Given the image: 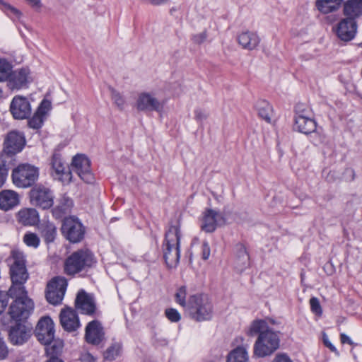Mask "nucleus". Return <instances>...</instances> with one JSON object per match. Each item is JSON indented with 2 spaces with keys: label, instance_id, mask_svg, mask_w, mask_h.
<instances>
[{
  "label": "nucleus",
  "instance_id": "f257e3e1",
  "mask_svg": "<svg viewBox=\"0 0 362 362\" xmlns=\"http://www.w3.org/2000/svg\"><path fill=\"white\" fill-rule=\"evenodd\" d=\"M258 334L254 345V354L258 357H265L272 354L279 347L280 339L278 332L270 329L263 320L253 321L248 334L253 336Z\"/></svg>",
  "mask_w": 362,
  "mask_h": 362
},
{
  "label": "nucleus",
  "instance_id": "f03ea898",
  "mask_svg": "<svg viewBox=\"0 0 362 362\" xmlns=\"http://www.w3.org/2000/svg\"><path fill=\"white\" fill-rule=\"evenodd\" d=\"M10 266V276L12 285L8 289L10 295L25 294L27 291L24 286L29 278V274L25 267L24 255L18 250H13Z\"/></svg>",
  "mask_w": 362,
  "mask_h": 362
},
{
  "label": "nucleus",
  "instance_id": "7ed1b4c3",
  "mask_svg": "<svg viewBox=\"0 0 362 362\" xmlns=\"http://www.w3.org/2000/svg\"><path fill=\"white\" fill-rule=\"evenodd\" d=\"M180 238V225L177 221L176 224H171L165 232L163 245V258L169 268L175 267L179 262Z\"/></svg>",
  "mask_w": 362,
  "mask_h": 362
},
{
  "label": "nucleus",
  "instance_id": "20e7f679",
  "mask_svg": "<svg viewBox=\"0 0 362 362\" xmlns=\"http://www.w3.org/2000/svg\"><path fill=\"white\" fill-rule=\"evenodd\" d=\"M186 312L197 322L208 321L213 317L214 308L207 295L196 294L189 298Z\"/></svg>",
  "mask_w": 362,
  "mask_h": 362
},
{
  "label": "nucleus",
  "instance_id": "39448f33",
  "mask_svg": "<svg viewBox=\"0 0 362 362\" xmlns=\"http://www.w3.org/2000/svg\"><path fill=\"white\" fill-rule=\"evenodd\" d=\"M95 262L94 256L88 250H80L74 252L65 261L64 271L69 275H74Z\"/></svg>",
  "mask_w": 362,
  "mask_h": 362
},
{
  "label": "nucleus",
  "instance_id": "423d86ee",
  "mask_svg": "<svg viewBox=\"0 0 362 362\" xmlns=\"http://www.w3.org/2000/svg\"><path fill=\"white\" fill-rule=\"evenodd\" d=\"M39 177V170L30 164H21L12 170L11 178L15 186L28 188L34 185Z\"/></svg>",
  "mask_w": 362,
  "mask_h": 362
},
{
  "label": "nucleus",
  "instance_id": "0eeeda50",
  "mask_svg": "<svg viewBox=\"0 0 362 362\" xmlns=\"http://www.w3.org/2000/svg\"><path fill=\"white\" fill-rule=\"evenodd\" d=\"M9 297L16 298L8 312L11 318L16 322L27 319L34 308V303L28 298V292L25 294L9 295Z\"/></svg>",
  "mask_w": 362,
  "mask_h": 362
},
{
  "label": "nucleus",
  "instance_id": "6e6552de",
  "mask_svg": "<svg viewBox=\"0 0 362 362\" xmlns=\"http://www.w3.org/2000/svg\"><path fill=\"white\" fill-rule=\"evenodd\" d=\"M317 124L311 118L310 110L303 104H298L295 107L294 130L302 134H308L314 132Z\"/></svg>",
  "mask_w": 362,
  "mask_h": 362
},
{
  "label": "nucleus",
  "instance_id": "1a4fd4ad",
  "mask_svg": "<svg viewBox=\"0 0 362 362\" xmlns=\"http://www.w3.org/2000/svg\"><path fill=\"white\" fill-rule=\"evenodd\" d=\"M67 285V281L64 277L53 278L47 286V300L52 305L60 304L64 298Z\"/></svg>",
  "mask_w": 362,
  "mask_h": 362
},
{
  "label": "nucleus",
  "instance_id": "9d476101",
  "mask_svg": "<svg viewBox=\"0 0 362 362\" xmlns=\"http://www.w3.org/2000/svg\"><path fill=\"white\" fill-rule=\"evenodd\" d=\"M31 203L42 209H48L54 204V195L52 190L42 185H36L30 192Z\"/></svg>",
  "mask_w": 362,
  "mask_h": 362
},
{
  "label": "nucleus",
  "instance_id": "9b49d317",
  "mask_svg": "<svg viewBox=\"0 0 362 362\" xmlns=\"http://www.w3.org/2000/svg\"><path fill=\"white\" fill-rule=\"evenodd\" d=\"M62 233L71 243H78L84 237L85 229L78 218L70 216L65 218L62 226Z\"/></svg>",
  "mask_w": 362,
  "mask_h": 362
},
{
  "label": "nucleus",
  "instance_id": "f8f14e48",
  "mask_svg": "<svg viewBox=\"0 0 362 362\" xmlns=\"http://www.w3.org/2000/svg\"><path fill=\"white\" fill-rule=\"evenodd\" d=\"M51 175L54 180H57L63 185H67L71 182L72 173L69 168L66 167L59 153H54L51 162Z\"/></svg>",
  "mask_w": 362,
  "mask_h": 362
},
{
  "label": "nucleus",
  "instance_id": "ddd939ff",
  "mask_svg": "<svg viewBox=\"0 0 362 362\" xmlns=\"http://www.w3.org/2000/svg\"><path fill=\"white\" fill-rule=\"evenodd\" d=\"M71 172H75L86 183L93 182L94 177L90 170V161L84 155L78 154L72 158Z\"/></svg>",
  "mask_w": 362,
  "mask_h": 362
},
{
  "label": "nucleus",
  "instance_id": "4468645a",
  "mask_svg": "<svg viewBox=\"0 0 362 362\" xmlns=\"http://www.w3.org/2000/svg\"><path fill=\"white\" fill-rule=\"evenodd\" d=\"M35 334L37 340L42 344L51 342L54 338L52 320L48 316L42 317L37 324Z\"/></svg>",
  "mask_w": 362,
  "mask_h": 362
},
{
  "label": "nucleus",
  "instance_id": "2eb2a0df",
  "mask_svg": "<svg viewBox=\"0 0 362 362\" xmlns=\"http://www.w3.org/2000/svg\"><path fill=\"white\" fill-rule=\"evenodd\" d=\"M225 223V218L221 213L209 209L203 213L200 227L206 233H212L218 226L223 225Z\"/></svg>",
  "mask_w": 362,
  "mask_h": 362
},
{
  "label": "nucleus",
  "instance_id": "dca6fc26",
  "mask_svg": "<svg viewBox=\"0 0 362 362\" xmlns=\"http://www.w3.org/2000/svg\"><path fill=\"white\" fill-rule=\"evenodd\" d=\"M25 144L24 135L18 131H11L4 139V151L7 154L14 155L21 152Z\"/></svg>",
  "mask_w": 362,
  "mask_h": 362
},
{
  "label": "nucleus",
  "instance_id": "f3484780",
  "mask_svg": "<svg viewBox=\"0 0 362 362\" xmlns=\"http://www.w3.org/2000/svg\"><path fill=\"white\" fill-rule=\"evenodd\" d=\"M136 107L142 112H160L163 108L161 103L151 93H140L136 98Z\"/></svg>",
  "mask_w": 362,
  "mask_h": 362
},
{
  "label": "nucleus",
  "instance_id": "a211bd4d",
  "mask_svg": "<svg viewBox=\"0 0 362 362\" xmlns=\"http://www.w3.org/2000/svg\"><path fill=\"white\" fill-rule=\"evenodd\" d=\"M356 33V21L351 18H345L340 21L336 28L337 36L344 42H349L353 40Z\"/></svg>",
  "mask_w": 362,
  "mask_h": 362
},
{
  "label": "nucleus",
  "instance_id": "6ab92c4d",
  "mask_svg": "<svg viewBox=\"0 0 362 362\" xmlns=\"http://www.w3.org/2000/svg\"><path fill=\"white\" fill-rule=\"evenodd\" d=\"M10 109L13 117L18 119H25L31 113V107L28 99L19 95L13 98Z\"/></svg>",
  "mask_w": 362,
  "mask_h": 362
},
{
  "label": "nucleus",
  "instance_id": "aec40b11",
  "mask_svg": "<svg viewBox=\"0 0 362 362\" xmlns=\"http://www.w3.org/2000/svg\"><path fill=\"white\" fill-rule=\"evenodd\" d=\"M233 343L237 344V347L229 352L227 362H247L249 359L247 349L250 344L244 343V339L242 337H236Z\"/></svg>",
  "mask_w": 362,
  "mask_h": 362
},
{
  "label": "nucleus",
  "instance_id": "412c9836",
  "mask_svg": "<svg viewBox=\"0 0 362 362\" xmlns=\"http://www.w3.org/2000/svg\"><path fill=\"white\" fill-rule=\"evenodd\" d=\"M86 340L88 343L98 345L104 338L103 328L100 322L93 320L86 327Z\"/></svg>",
  "mask_w": 362,
  "mask_h": 362
},
{
  "label": "nucleus",
  "instance_id": "4be33fe9",
  "mask_svg": "<svg viewBox=\"0 0 362 362\" xmlns=\"http://www.w3.org/2000/svg\"><path fill=\"white\" fill-rule=\"evenodd\" d=\"M30 337V329L25 325L18 323L11 327L8 332V339L13 345H21L26 342Z\"/></svg>",
  "mask_w": 362,
  "mask_h": 362
},
{
  "label": "nucleus",
  "instance_id": "5701e85b",
  "mask_svg": "<svg viewBox=\"0 0 362 362\" xmlns=\"http://www.w3.org/2000/svg\"><path fill=\"white\" fill-rule=\"evenodd\" d=\"M60 322L62 327L67 332H73L80 326L79 320L76 311L67 308L60 313Z\"/></svg>",
  "mask_w": 362,
  "mask_h": 362
},
{
  "label": "nucleus",
  "instance_id": "b1692460",
  "mask_svg": "<svg viewBox=\"0 0 362 362\" xmlns=\"http://www.w3.org/2000/svg\"><path fill=\"white\" fill-rule=\"evenodd\" d=\"M30 71L27 68H23L11 71L8 77V86L12 90H19L27 86Z\"/></svg>",
  "mask_w": 362,
  "mask_h": 362
},
{
  "label": "nucleus",
  "instance_id": "393cba45",
  "mask_svg": "<svg viewBox=\"0 0 362 362\" xmlns=\"http://www.w3.org/2000/svg\"><path fill=\"white\" fill-rule=\"evenodd\" d=\"M234 268L238 272H243L250 265V257L244 245L238 243L235 247Z\"/></svg>",
  "mask_w": 362,
  "mask_h": 362
},
{
  "label": "nucleus",
  "instance_id": "a878e982",
  "mask_svg": "<svg viewBox=\"0 0 362 362\" xmlns=\"http://www.w3.org/2000/svg\"><path fill=\"white\" fill-rule=\"evenodd\" d=\"M50 108L51 103L49 100H43L33 117L28 120V126L35 129H40L43 124L44 117Z\"/></svg>",
  "mask_w": 362,
  "mask_h": 362
},
{
  "label": "nucleus",
  "instance_id": "bb28decb",
  "mask_svg": "<svg viewBox=\"0 0 362 362\" xmlns=\"http://www.w3.org/2000/svg\"><path fill=\"white\" fill-rule=\"evenodd\" d=\"M238 42L243 49L253 50L259 45L260 38L255 32L245 31L238 36Z\"/></svg>",
  "mask_w": 362,
  "mask_h": 362
},
{
  "label": "nucleus",
  "instance_id": "cd10ccee",
  "mask_svg": "<svg viewBox=\"0 0 362 362\" xmlns=\"http://www.w3.org/2000/svg\"><path fill=\"white\" fill-rule=\"evenodd\" d=\"M76 306L82 313L91 315L95 312V304L92 298L84 291L78 293L76 298Z\"/></svg>",
  "mask_w": 362,
  "mask_h": 362
},
{
  "label": "nucleus",
  "instance_id": "c85d7f7f",
  "mask_svg": "<svg viewBox=\"0 0 362 362\" xmlns=\"http://www.w3.org/2000/svg\"><path fill=\"white\" fill-rule=\"evenodd\" d=\"M19 203V197L13 190H3L0 192V209L7 211Z\"/></svg>",
  "mask_w": 362,
  "mask_h": 362
},
{
  "label": "nucleus",
  "instance_id": "c756f323",
  "mask_svg": "<svg viewBox=\"0 0 362 362\" xmlns=\"http://www.w3.org/2000/svg\"><path fill=\"white\" fill-rule=\"evenodd\" d=\"M344 15L355 20L362 15V0H347L344 3Z\"/></svg>",
  "mask_w": 362,
  "mask_h": 362
},
{
  "label": "nucleus",
  "instance_id": "7c9ffc66",
  "mask_svg": "<svg viewBox=\"0 0 362 362\" xmlns=\"http://www.w3.org/2000/svg\"><path fill=\"white\" fill-rule=\"evenodd\" d=\"M343 4V0H316L315 6L317 10L323 13L328 14L339 9Z\"/></svg>",
  "mask_w": 362,
  "mask_h": 362
},
{
  "label": "nucleus",
  "instance_id": "2f4dec72",
  "mask_svg": "<svg viewBox=\"0 0 362 362\" xmlns=\"http://www.w3.org/2000/svg\"><path fill=\"white\" fill-rule=\"evenodd\" d=\"M73 206L72 199L64 194L59 199L58 205L53 209V215L56 218H61L63 215L69 213Z\"/></svg>",
  "mask_w": 362,
  "mask_h": 362
},
{
  "label": "nucleus",
  "instance_id": "473e14b6",
  "mask_svg": "<svg viewBox=\"0 0 362 362\" xmlns=\"http://www.w3.org/2000/svg\"><path fill=\"white\" fill-rule=\"evenodd\" d=\"M18 218L24 225L33 226L39 221V214L35 209H25L18 212Z\"/></svg>",
  "mask_w": 362,
  "mask_h": 362
},
{
  "label": "nucleus",
  "instance_id": "72a5a7b5",
  "mask_svg": "<svg viewBox=\"0 0 362 362\" xmlns=\"http://www.w3.org/2000/svg\"><path fill=\"white\" fill-rule=\"evenodd\" d=\"M258 115L267 122L270 123L273 110L272 105L264 100H258L255 105Z\"/></svg>",
  "mask_w": 362,
  "mask_h": 362
},
{
  "label": "nucleus",
  "instance_id": "f704fd0d",
  "mask_svg": "<svg viewBox=\"0 0 362 362\" xmlns=\"http://www.w3.org/2000/svg\"><path fill=\"white\" fill-rule=\"evenodd\" d=\"M42 236L46 243H52L57 235V228L53 223L49 221H44L40 226Z\"/></svg>",
  "mask_w": 362,
  "mask_h": 362
},
{
  "label": "nucleus",
  "instance_id": "c9c22d12",
  "mask_svg": "<svg viewBox=\"0 0 362 362\" xmlns=\"http://www.w3.org/2000/svg\"><path fill=\"white\" fill-rule=\"evenodd\" d=\"M46 353L50 357H59V355L62 353L64 346L63 341L57 339H52V341L47 344Z\"/></svg>",
  "mask_w": 362,
  "mask_h": 362
},
{
  "label": "nucleus",
  "instance_id": "e433bc0d",
  "mask_svg": "<svg viewBox=\"0 0 362 362\" xmlns=\"http://www.w3.org/2000/svg\"><path fill=\"white\" fill-rule=\"evenodd\" d=\"M0 9L11 18L19 19L22 15L21 11L4 0H0Z\"/></svg>",
  "mask_w": 362,
  "mask_h": 362
},
{
  "label": "nucleus",
  "instance_id": "4c0bfd02",
  "mask_svg": "<svg viewBox=\"0 0 362 362\" xmlns=\"http://www.w3.org/2000/svg\"><path fill=\"white\" fill-rule=\"evenodd\" d=\"M12 65L5 59H0V82L8 79Z\"/></svg>",
  "mask_w": 362,
  "mask_h": 362
},
{
  "label": "nucleus",
  "instance_id": "58836bf2",
  "mask_svg": "<svg viewBox=\"0 0 362 362\" xmlns=\"http://www.w3.org/2000/svg\"><path fill=\"white\" fill-rule=\"evenodd\" d=\"M186 296H187V288L185 286H180L175 295V301L177 304H179L180 306L185 308V310H187L188 301H186Z\"/></svg>",
  "mask_w": 362,
  "mask_h": 362
},
{
  "label": "nucleus",
  "instance_id": "ea45409f",
  "mask_svg": "<svg viewBox=\"0 0 362 362\" xmlns=\"http://www.w3.org/2000/svg\"><path fill=\"white\" fill-rule=\"evenodd\" d=\"M23 241L28 247L37 248L40 245V238L34 233H27L24 235Z\"/></svg>",
  "mask_w": 362,
  "mask_h": 362
},
{
  "label": "nucleus",
  "instance_id": "a19ab883",
  "mask_svg": "<svg viewBox=\"0 0 362 362\" xmlns=\"http://www.w3.org/2000/svg\"><path fill=\"white\" fill-rule=\"evenodd\" d=\"M111 92V98L113 100L114 103L117 105V107L122 110L124 107L125 105V99L123 95H121L119 92L116 90L114 88H110Z\"/></svg>",
  "mask_w": 362,
  "mask_h": 362
},
{
  "label": "nucleus",
  "instance_id": "79ce46f5",
  "mask_svg": "<svg viewBox=\"0 0 362 362\" xmlns=\"http://www.w3.org/2000/svg\"><path fill=\"white\" fill-rule=\"evenodd\" d=\"M120 346L119 344H113L110 346L104 354V358L108 361L114 360L119 354Z\"/></svg>",
  "mask_w": 362,
  "mask_h": 362
},
{
  "label": "nucleus",
  "instance_id": "37998d69",
  "mask_svg": "<svg viewBox=\"0 0 362 362\" xmlns=\"http://www.w3.org/2000/svg\"><path fill=\"white\" fill-rule=\"evenodd\" d=\"M165 317L171 322H177L181 319V315L180 313L175 308H167L165 310Z\"/></svg>",
  "mask_w": 362,
  "mask_h": 362
},
{
  "label": "nucleus",
  "instance_id": "c03bdc74",
  "mask_svg": "<svg viewBox=\"0 0 362 362\" xmlns=\"http://www.w3.org/2000/svg\"><path fill=\"white\" fill-rule=\"evenodd\" d=\"M310 305L311 311L316 315L320 316L322 314V309L317 298L312 297L310 299Z\"/></svg>",
  "mask_w": 362,
  "mask_h": 362
},
{
  "label": "nucleus",
  "instance_id": "a18cd8bd",
  "mask_svg": "<svg viewBox=\"0 0 362 362\" xmlns=\"http://www.w3.org/2000/svg\"><path fill=\"white\" fill-rule=\"evenodd\" d=\"M9 295L8 291L7 292L0 291V315L4 313L8 305Z\"/></svg>",
  "mask_w": 362,
  "mask_h": 362
},
{
  "label": "nucleus",
  "instance_id": "49530a36",
  "mask_svg": "<svg viewBox=\"0 0 362 362\" xmlns=\"http://www.w3.org/2000/svg\"><path fill=\"white\" fill-rule=\"evenodd\" d=\"M209 117V113L205 110L198 108L194 110V119L197 122L202 123Z\"/></svg>",
  "mask_w": 362,
  "mask_h": 362
},
{
  "label": "nucleus",
  "instance_id": "de8ad7c7",
  "mask_svg": "<svg viewBox=\"0 0 362 362\" xmlns=\"http://www.w3.org/2000/svg\"><path fill=\"white\" fill-rule=\"evenodd\" d=\"M8 168L4 164H0V187H1L6 180L8 176Z\"/></svg>",
  "mask_w": 362,
  "mask_h": 362
},
{
  "label": "nucleus",
  "instance_id": "09e8293b",
  "mask_svg": "<svg viewBox=\"0 0 362 362\" xmlns=\"http://www.w3.org/2000/svg\"><path fill=\"white\" fill-rule=\"evenodd\" d=\"M8 355V349L4 339L0 337V360L5 359Z\"/></svg>",
  "mask_w": 362,
  "mask_h": 362
},
{
  "label": "nucleus",
  "instance_id": "8fccbe9b",
  "mask_svg": "<svg viewBox=\"0 0 362 362\" xmlns=\"http://www.w3.org/2000/svg\"><path fill=\"white\" fill-rule=\"evenodd\" d=\"M207 38V32L206 30H204L203 32L194 35L192 36V40L196 44H202L203 43Z\"/></svg>",
  "mask_w": 362,
  "mask_h": 362
},
{
  "label": "nucleus",
  "instance_id": "3c124183",
  "mask_svg": "<svg viewBox=\"0 0 362 362\" xmlns=\"http://www.w3.org/2000/svg\"><path fill=\"white\" fill-rule=\"evenodd\" d=\"M210 247L206 241L202 243V259L206 260L210 256Z\"/></svg>",
  "mask_w": 362,
  "mask_h": 362
},
{
  "label": "nucleus",
  "instance_id": "603ef678",
  "mask_svg": "<svg viewBox=\"0 0 362 362\" xmlns=\"http://www.w3.org/2000/svg\"><path fill=\"white\" fill-rule=\"evenodd\" d=\"M272 362H293L291 358L284 354H277Z\"/></svg>",
  "mask_w": 362,
  "mask_h": 362
},
{
  "label": "nucleus",
  "instance_id": "864d4df0",
  "mask_svg": "<svg viewBox=\"0 0 362 362\" xmlns=\"http://www.w3.org/2000/svg\"><path fill=\"white\" fill-rule=\"evenodd\" d=\"M81 362H94V358L89 353H85L81 356Z\"/></svg>",
  "mask_w": 362,
  "mask_h": 362
},
{
  "label": "nucleus",
  "instance_id": "5fc2aeb1",
  "mask_svg": "<svg viewBox=\"0 0 362 362\" xmlns=\"http://www.w3.org/2000/svg\"><path fill=\"white\" fill-rule=\"evenodd\" d=\"M340 339L342 344H349L350 345L353 344V341L350 337L344 333L340 334Z\"/></svg>",
  "mask_w": 362,
  "mask_h": 362
},
{
  "label": "nucleus",
  "instance_id": "6e6d98bb",
  "mask_svg": "<svg viewBox=\"0 0 362 362\" xmlns=\"http://www.w3.org/2000/svg\"><path fill=\"white\" fill-rule=\"evenodd\" d=\"M28 3L33 7L40 8L41 1L40 0H26Z\"/></svg>",
  "mask_w": 362,
  "mask_h": 362
},
{
  "label": "nucleus",
  "instance_id": "4d7b16f0",
  "mask_svg": "<svg viewBox=\"0 0 362 362\" xmlns=\"http://www.w3.org/2000/svg\"><path fill=\"white\" fill-rule=\"evenodd\" d=\"M148 3L153 6H159L165 4L168 0H146Z\"/></svg>",
  "mask_w": 362,
  "mask_h": 362
},
{
  "label": "nucleus",
  "instance_id": "13d9d810",
  "mask_svg": "<svg viewBox=\"0 0 362 362\" xmlns=\"http://www.w3.org/2000/svg\"><path fill=\"white\" fill-rule=\"evenodd\" d=\"M324 343L326 345V346H327L328 348L330 349L331 351H334L335 350V347L327 339H324Z\"/></svg>",
  "mask_w": 362,
  "mask_h": 362
},
{
  "label": "nucleus",
  "instance_id": "bf43d9fd",
  "mask_svg": "<svg viewBox=\"0 0 362 362\" xmlns=\"http://www.w3.org/2000/svg\"><path fill=\"white\" fill-rule=\"evenodd\" d=\"M47 362H64L59 357H50Z\"/></svg>",
  "mask_w": 362,
  "mask_h": 362
},
{
  "label": "nucleus",
  "instance_id": "052dcab7",
  "mask_svg": "<svg viewBox=\"0 0 362 362\" xmlns=\"http://www.w3.org/2000/svg\"><path fill=\"white\" fill-rule=\"evenodd\" d=\"M358 47H362V42H361V43L358 44Z\"/></svg>",
  "mask_w": 362,
  "mask_h": 362
},
{
  "label": "nucleus",
  "instance_id": "680f3d73",
  "mask_svg": "<svg viewBox=\"0 0 362 362\" xmlns=\"http://www.w3.org/2000/svg\"><path fill=\"white\" fill-rule=\"evenodd\" d=\"M1 96H2V90H1V89L0 88V98H1Z\"/></svg>",
  "mask_w": 362,
  "mask_h": 362
},
{
  "label": "nucleus",
  "instance_id": "e2e57ef3",
  "mask_svg": "<svg viewBox=\"0 0 362 362\" xmlns=\"http://www.w3.org/2000/svg\"><path fill=\"white\" fill-rule=\"evenodd\" d=\"M208 362H214V361H208Z\"/></svg>",
  "mask_w": 362,
  "mask_h": 362
}]
</instances>
